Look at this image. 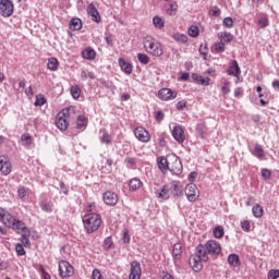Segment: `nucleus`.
Returning a JSON list of instances; mask_svg holds the SVG:
<instances>
[{"label": "nucleus", "instance_id": "1", "mask_svg": "<svg viewBox=\"0 0 279 279\" xmlns=\"http://www.w3.org/2000/svg\"><path fill=\"white\" fill-rule=\"evenodd\" d=\"M0 221L7 227L10 228V230H13L14 232H17V234H21L27 230V226L23 220L17 219L14 217L10 211L0 208Z\"/></svg>", "mask_w": 279, "mask_h": 279}, {"label": "nucleus", "instance_id": "2", "mask_svg": "<svg viewBox=\"0 0 279 279\" xmlns=\"http://www.w3.org/2000/svg\"><path fill=\"white\" fill-rule=\"evenodd\" d=\"M198 254H203V263L210 260L209 256H219L221 254V243L216 240H208L205 244H199L196 247Z\"/></svg>", "mask_w": 279, "mask_h": 279}, {"label": "nucleus", "instance_id": "3", "mask_svg": "<svg viewBox=\"0 0 279 279\" xmlns=\"http://www.w3.org/2000/svg\"><path fill=\"white\" fill-rule=\"evenodd\" d=\"M83 226L87 234H93L101 228V216L97 213H90L83 216Z\"/></svg>", "mask_w": 279, "mask_h": 279}, {"label": "nucleus", "instance_id": "4", "mask_svg": "<svg viewBox=\"0 0 279 279\" xmlns=\"http://www.w3.org/2000/svg\"><path fill=\"white\" fill-rule=\"evenodd\" d=\"M144 49L147 53H149V56H153L154 58H160V56L165 53L162 44L151 36H146L144 38Z\"/></svg>", "mask_w": 279, "mask_h": 279}, {"label": "nucleus", "instance_id": "5", "mask_svg": "<svg viewBox=\"0 0 279 279\" xmlns=\"http://www.w3.org/2000/svg\"><path fill=\"white\" fill-rule=\"evenodd\" d=\"M71 111L73 112V107L64 108L56 117V125L61 132H64L69 128L68 119L71 117Z\"/></svg>", "mask_w": 279, "mask_h": 279}, {"label": "nucleus", "instance_id": "6", "mask_svg": "<svg viewBox=\"0 0 279 279\" xmlns=\"http://www.w3.org/2000/svg\"><path fill=\"white\" fill-rule=\"evenodd\" d=\"M202 262H204V255L199 253V251H196L195 254H192L190 256L189 263L193 271H202V269L204 268Z\"/></svg>", "mask_w": 279, "mask_h": 279}, {"label": "nucleus", "instance_id": "7", "mask_svg": "<svg viewBox=\"0 0 279 279\" xmlns=\"http://www.w3.org/2000/svg\"><path fill=\"white\" fill-rule=\"evenodd\" d=\"M0 14L4 19H10L14 14V3L12 0H1L0 1Z\"/></svg>", "mask_w": 279, "mask_h": 279}, {"label": "nucleus", "instance_id": "8", "mask_svg": "<svg viewBox=\"0 0 279 279\" xmlns=\"http://www.w3.org/2000/svg\"><path fill=\"white\" fill-rule=\"evenodd\" d=\"M168 171H171V173H174V175H180V173H182V161L178 156H169Z\"/></svg>", "mask_w": 279, "mask_h": 279}, {"label": "nucleus", "instance_id": "9", "mask_svg": "<svg viewBox=\"0 0 279 279\" xmlns=\"http://www.w3.org/2000/svg\"><path fill=\"white\" fill-rule=\"evenodd\" d=\"M75 269L66 260L59 262V275L61 278H71Z\"/></svg>", "mask_w": 279, "mask_h": 279}, {"label": "nucleus", "instance_id": "10", "mask_svg": "<svg viewBox=\"0 0 279 279\" xmlns=\"http://www.w3.org/2000/svg\"><path fill=\"white\" fill-rule=\"evenodd\" d=\"M184 193L189 202H197L199 199V189L194 183H190L185 186Z\"/></svg>", "mask_w": 279, "mask_h": 279}, {"label": "nucleus", "instance_id": "11", "mask_svg": "<svg viewBox=\"0 0 279 279\" xmlns=\"http://www.w3.org/2000/svg\"><path fill=\"white\" fill-rule=\"evenodd\" d=\"M134 136L140 143H149V141H151V134H149V131L143 126L135 128Z\"/></svg>", "mask_w": 279, "mask_h": 279}, {"label": "nucleus", "instance_id": "12", "mask_svg": "<svg viewBox=\"0 0 279 279\" xmlns=\"http://www.w3.org/2000/svg\"><path fill=\"white\" fill-rule=\"evenodd\" d=\"M172 136L174 141H177V143H179L180 145H182V143L186 141V134L184 133V128H182V125L180 124H177L172 129Z\"/></svg>", "mask_w": 279, "mask_h": 279}, {"label": "nucleus", "instance_id": "13", "mask_svg": "<svg viewBox=\"0 0 279 279\" xmlns=\"http://www.w3.org/2000/svg\"><path fill=\"white\" fill-rule=\"evenodd\" d=\"M102 199L107 206H117L119 203V195L112 191H107L102 194Z\"/></svg>", "mask_w": 279, "mask_h": 279}, {"label": "nucleus", "instance_id": "14", "mask_svg": "<svg viewBox=\"0 0 279 279\" xmlns=\"http://www.w3.org/2000/svg\"><path fill=\"white\" fill-rule=\"evenodd\" d=\"M178 97V93L173 92L171 88H161L158 92V98L161 101H171V99H175Z\"/></svg>", "mask_w": 279, "mask_h": 279}, {"label": "nucleus", "instance_id": "15", "mask_svg": "<svg viewBox=\"0 0 279 279\" xmlns=\"http://www.w3.org/2000/svg\"><path fill=\"white\" fill-rule=\"evenodd\" d=\"M0 171L3 175H10L12 173V163L5 156H0Z\"/></svg>", "mask_w": 279, "mask_h": 279}, {"label": "nucleus", "instance_id": "16", "mask_svg": "<svg viewBox=\"0 0 279 279\" xmlns=\"http://www.w3.org/2000/svg\"><path fill=\"white\" fill-rule=\"evenodd\" d=\"M129 279H141V263L137 260L131 263Z\"/></svg>", "mask_w": 279, "mask_h": 279}, {"label": "nucleus", "instance_id": "17", "mask_svg": "<svg viewBox=\"0 0 279 279\" xmlns=\"http://www.w3.org/2000/svg\"><path fill=\"white\" fill-rule=\"evenodd\" d=\"M87 14L88 16H92V20L95 21V23L101 22V16L99 15V11L97 10V8H95V4H88Z\"/></svg>", "mask_w": 279, "mask_h": 279}, {"label": "nucleus", "instance_id": "18", "mask_svg": "<svg viewBox=\"0 0 279 279\" xmlns=\"http://www.w3.org/2000/svg\"><path fill=\"white\" fill-rule=\"evenodd\" d=\"M119 66H120L121 71H123V73H125L126 75H132V71L134 69L132 63L125 61V59H123V58H120Z\"/></svg>", "mask_w": 279, "mask_h": 279}, {"label": "nucleus", "instance_id": "19", "mask_svg": "<svg viewBox=\"0 0 279 279\" xmlns=\"http://www.w3.org/2000/svg\"><path fill=\"white\" fill-rule=\"evenodd\" d=\"M228 75H233L234 77H239V75H241V68L239 66V62L236 60L232 61L231 65L229 66Z\"/></svg>", "mask_w": 279, "mask_h": 279}, {"label": "nucleus", "instance_id": "20", "mask_svg": "<svg viewBox=\"0 0 279 279\" xmlns=\"http://www.w3.org/2000/svg\"><path fill=\"white\" fill-rule=\"evenodd\" d=\"M82 58H84V60H95V58H97V52L90 47L85 48L82 51Z\"/></svg>", "mask_w": 279, "mask_h": 279}, {"label": "nucleus", "instance_id": "21", "mask_svg": "<svg viewBox=\"0 0 279 279\" xmlns=\"http://www.w3.org/2000/svg\"><path fill=\"white\" fill-rule=\"evenodd\" d=\"M192 80H194V82H196V84H201V86H208L210 84V77H208V76L204 77L198 74H193Z\"/></svg>", "mask_w": 279, "mask_h": 279}, {"label": "nucleus", "instance_id": "22", "mask_svg": "<svg viewBox=\"0 0 279 279\" xmlns=\"http://www.w3.org/2000/svg\"><path fill=\"white\" fill-rule=\"evenodd\" d=\"M143 187V181H141V179L138 178H134L130 180L129 183V190L134 192V191H138V189Z\"/></svg>", "mask_w": 279, "mask_h": 279}, {"label": "nucleus", "instance_id": "23", "mask_svg": "<svg viewBox=\"0 0 279 279\" xmlns=\"http://www.w3.org/2000/svg\"><path fill=\"white\" fill-rule=\"evenodd\" d=\"M228 263L230 267H241V259L239 258V255L236 254H230L228 256Z\"/></svg>", "mask_w": 279, "mask_h": 279}, {"label": "nucleus", "instance_id": "24", "mask_svg": "<svg viewBox=\"0 0 279 279\" xmlns=\"http://www.w3.org/2000/svg\"><path fill=\"white\" fill-rule=\"evenodd\" d=\"M257 25L260 27V29L269 27V16H267V14H262L257 20Z\"/></svg>", "mask_w": 279, "mask_h": 279}, {"label": "nucleus", "instance_id": "25", "mask_svg": "<svg viewBox=\"0 0 279 279\" xmlns=\"http://www.w3.org/2000/svg\"><path fill=\"white\" fill-rule=\"evenodd\" d=\"M158 167H159L160 171H169V156L160 157L158 159Z\"/></svg>", "mask_w": 279, "mask_h": 279}, {"label": "nucleus", "instance_id": "26", "mask_svg": "<svg viewBox=\"0 0 279 279\" xmlns=\"http://www.w3.org/2000/svg\"><path fill=\"white\" fill-rule=\"evenodd\" d=\"M178 2L177 1H172L169 4V8L166 10V14H168V16H175L178 14Z\"/></svg>", "mask_w": 279, "mask_h": 279}, {"label": "nucleus", "instance_id": "27", "mask_svg": "<svg viewBox=\"0 0 279 279\" xmlns=\"http://www.w3.org/2000/svg\"><path fill=\"white\" fill-rule=\"evenodd\" d=\"M172 38L175 43H180L181 45H186V43H189V36L182 33H175Z\"/></svg>", "mask_w": 279, "mask_h": 279}, {"label": "nucleus", "instance_id": "28", "mask_svg": "<svg viewBox=\"0 0 279 279\" xmlns=\"http://www.w3.org/2000/svg\"><path fill=\"white\" fill-rule=\"evenodd\" d=\"M156 197L158 199H169V186L163 185L160 192H156Z\"/></svg>", "mask_w": 279, "mask_h": 279}, {"label": "nucleus", "instance_id": "29", "mask_svg": "<svg viewBox=\"0 0 279 279\" xmlns=\"http://www.w3.org/2000/svg\"><path fill=\"white\" fill-rule=\"evenodd\" d=\"M253 156L263 160V158H265V149H263V146L256 144L253 150Z\"/></svg>", "mask_w": 279, "mask_h": 279}, {"label": "nucleus", "instance_id": "30", "mask_svg": "<svg viewBox=\"0 0 279 279\" xmlns=\"http://www.w3.org/2000/svg\"><path fill=\"white\" fill-rule=\"evenodd\" d=\"M218 38H219L220 43L226 44V43H232V40L234 39V36H232L228 32H223L218 35Z\"/></svg>", "mask_w": 279, "mask_h": 279}, {"label": "nucleus", "instance_id": "31", "mask_svg": "<svg viewBox=\"0 0 279 279\" xmlns=\"http://www.w3.org/2000/svg\"><path fill=\"white\" fill-rule=\"evenodd\" d=\"M70 29L72 32H77L78 29H82V20L75 17L70 21Z\"/></svg>", "mask_w": 279, "mask_h": 279}, {"label": "nucleus", "instance_id": "32", "mask_svg": "<svg viewBox=\"0 0 279 279\" xmlns=\"http://www.w3.org/2000/svg\"><path fill=\"white\" fill-rule=\"evenodd\" d=\"M252 213H253V216L256 217V219H260V217L265 215V210L263 209V206H260L259 204H256L255 206H253Z\"/></svg>", "mask_w": 279, "mask_h": 279}, {"label": "nucleus", "instance_id": "33", "mask_svg": "<svg viewBox=\"0 0 279 279\" xmlns=\"http://www.w3.org/2000/svg\"><path fill=\"white\" fill-rule=\"evenodd\" d=\"M213 234L215 239H223V235L226 234V230L222 226H216L213 230Z\"/></svg>", "mask_w": 279, "mask_h": 279}, {"label": "nucleus", "instance_id": "34", "mask_svg": "<svg viewBox=\"0 0 279 279\" xmlns=\"http://www.w3.org/2000/svg\"><path fill=\"white\" fill-rule=\"evenodd\" d=\"M86 125H88V119H86L84 116H78L76 120V128L78 130H85Z\"/></svg>", "mask_w": 279, "mask_h": 279}, {"label": "nucleus", "instance_id": "35", "mask_svg": "<svg viewBox=\"0 0 279 279\" xmlns=\"http://www.w3.org/2000/svg\"><path fill=\"white\" fill-rule=\"evenodd\" d=\"M153 25L156 29H162L165 27V20L159 15L153 17Z\"/></svg>", "mask_w": 279, "mask_h": 279}, {"label": "nucleus", "instance_id": "36", "mask_svg": "<svg viewBox=\"0 0 279 279\" xmlns=\"http://www.w3.org/2000/svg\"><path fill=\"white\" fill-rule=\"evenodd\" d=\"M70 93L73 99H80L82 95V89L80 88V85H72L70 88Z\"/></svg>", "mask_w": 279, "mask_h": 279}, {"label": "nucleus", "instance_id": "37", "mask_svg": "<svg viewBox=\"0 0 279 279\" xmlns=\"http://www.w3.org/2000/svg\"><path fill=\"white\" fill-rule=\"evenodd\" d=\"M173 258H180L182 256V243H175L172 248Z\"/></svg>", "mask_w": 279, "mask_h": 279}, {"label": "nucleus", "instance_id": "38", "mask_svg": "<svg viewBox=\"0 0 279 279\" xmlns=\"http://www.w3.org/2000/svg\"><path fill=\"white\" fill-rule=\"evenodd\" d=\"M41 210H44V213H52L53 211V205L47 201H41L39 203Z\"/></svg>", "mask_w": 279, "mask_h": 279}, {"label": "nucleus", "instance_id": "39", "mask_svg": "<svg viewBox=\"0 0 279 279\" xmlns=\"http://www.w3.org/2000/svg\"><path fill=\"white\" fill-rule=\"evenodd\" d=\"M47 66L49 71H56L60 66V62L56 58H50L48 60Z\"/></svg>", "mask_w": 279, "mask_h": 279}, {"label": "nucleus", "instance_id": "40", "mask_svg": "<svg viewBox=\"0 0 279 279\" xmlns=\"http://www.w3.org/2000/svg\"><path fill=\"white\" fill-rule=\"evenodd\" d=\"M21 141H22V145H24V147H29V145H32V135H29V133H24L21 136Z\"/></svg>", "mask_w": 279, "mask_h": 279}, {"label": "nucleus", "instance_id": "41", "mask_svg": "<svg viewBox=\"0 0 279 279\" xmlns=\"http://www.w3.org/2000/svg\"><path fill=\"white\" fill-rule=\"evenodd\" d=\"M102 247L104 250H114V242L111 236L105 239Z\"/></svg>", "mask_w": 279, "mask_h": 279}, {"label": "nucleus", "instance_id": "42", "mask_svg": "<svg viewBox=\"0 0 279 279\" xmlns=\"http://www.w3.org/2000/svg\"><path fill=\"white\" fill-rule=\"evenodd\" d=\"M187 34L191 36V38H197V36H199V27L195 25L190 26Z\"/></svg>", "mask_w": 279, "mask_h": 279}, {"label": "nucleus", "instance_id": "43", "mask_svg": "<svg viewBox=\"0 0 279 279\" xmlns=\"http://www.w3.org/2000/svg\"><path fill=\"white\" fill-rule=\"evenodd\" d=\"M173 193L177 197L182 196V194L184 193V189L182 187L181 184L179 183H174L173 184Z\"/></svg>", "mask_w": 279, "mask_h": 279}, {"label": "nucleus", "instance_id": "44", "mask_svg": "<svg viewBox=\"0 0 279 279\" xmlns=\"http://www.w3.org/2000/svg\"><path fill=\"white\" fill-rule=\"evenodd\" d=\"M222 25L228 29H232V27H234V20H232V17H225L222 21Z\"/></svg>", "mask_w": 279, "mask_h": 279}, {"label": "nucleus", "instance_id": "45", "mask_svg": "<svg viewBox=\"0 0 279 279\" xmlns=\"http://www.w3.org/2000/svg\"><path fill=\"white\" fill-rule=\"evenodd\" d=\"M240 226H241L243 232H250V230L252 228V222L250 220H242L240 222Z\"/></svg>", "mask_w": 279, "mask_h": 279}, {"label": "nucleus", "instance_id": "46", "mask_svg": "<svg viewBox=\"0 0 279 279\" xmlns=\"http://www.w3.org/2000/svg\"><path fill=\"white\" fill-rule=\"evenodd\" d=\"M137 60L138 62H141V64H149V56L145 54V53H138L137 54Z\"/></svg>", "mask_w": 279, "mask_h": 279}, {"label": "nucleus", "instance_id": "47", "mask_svg": "<svg viewBox=\"0 0 279 279\" xmlns=\"http://www.w3.org/2000/svg\"><path fill=\"white\" fill-rule=\"evenodd\" d=\"M101 143H105V145H111L112 136L108 132H105L101 137Z\"/></svg>", "mask_w": 279, "mask_h": 279}, {"label": "nucleus", "instance_id": "48", "mask_svg": "<svg viewBox=\"0 0 279 279\" xmlns=\"http://www.w3.org/2000/svg\"><path fill=\"white\" fill-rule=\"evenodd\" d=\"M26 196H27V189H25V186H20L17 189V197H20V199H25Z\"/></svg>", "mask_w": 279, "mask_h": 279}, {"label": "nucleus", "instance_id": "49", "mask_svg": "<svg viewBox=\"0 0 279 279\" xmlns=\"http://www.w3.org/2000/svg\"><path fill=\"white\" fill-rule=\"evenodd\" d=\"M210 16H221V10L218 7H211L209 9Z\"/></svg>", "mask_w": 279, "mask_h": 279}, {"label": "nucleus", "instance_id": "50", "mask_svg": "<svg viewBox=\"0 0 279 279\" xmlns=\"http://www.w3.org/2000/svg\"><path fill=\"white\" fill-rule=\"evenodd\" d=\"M39 271L41 274V279H51V275L47 272V270L45 269V266L39 265Z\"/></svg>", "mask_w": 279, "mask_h": 279}, {"label": "nucleus", "instance_id": "51", "mask_svg": "<svg viewBox=\"0 0 279 279\" xmlns=\"http://www.w3.org/2000/svg\"><path fill=\"white\" fill-rule=\"evenodd\" d=\"M265 3H269V0H252L253 8H260V5H265Z\"/></svg>", "mask_w": 279, "mask_h": 279}, {"label": "nucleus", "instance_id": "52", "mask_svg": "<svg viewBox=\"0 0 279 279\" xmlns=\"http://www.w3.org/2000/svg\"><path fill=\"white\" fill-rule=\"evenodd\" d=\"M46 104L47 99H45L43 95L36 97L35 106H45Z\"/></svg>", "mask_w": 279, "mask_h": 279}, {"label": "nucleus", "instance_id": "53", "mask_svg": "<svg viewBox=\"0 0 279 279\" xmlns=\"http://www.w3.org/2000/svg\"><path fill=\"white\" fill-rule=\"evenodd\" d=\"M215 49L218 53H223V51H226V44H223V41L215 44Z\"/></svg>", "mask_w": 279, "mask_h": 279}, {"label": "nucleus", "instance_id": "54", "mask_svg": "<svg viewBox=\"0 0 279 279\" xmlns=\"http://www.w3.org/2000/svg\"><path fill=\"white\" fill-rule=\"evenodd\" d=\"M15 252L17 256H25V247H23V244H16Z\"/></svg>", "mask_w": 279, "mask_h": 279}, {"label": "nucleus", "instance_id": "55", "mask_svg": "<svg viewBox=\"0 0 279 279\" xmlns=\"http://www.w3.org/2000/svg\"><path fill=\"white\" fill-rule=\"evenodd\" d=\"M87 213H95L97 210V205L95 203H87L85 206Z\"/></svg>", "mask_w": 279, "mask_h": 279}, {"label": "nucleus", "instance_id": "56", "mask_svg": "<svg viewBox=\"0 0 279 279\" xmlns=\"http://www.w3.org/2000/svg\"><path fill=\"white\" fill-rule=\"evenodd\" d=\"M278 278H279V270L270 269L268 272V279H278Z\"/></svg>", "mask_w": 279, "mask_h": 279}, {"label": "nucleus", "instance_id": "57", "mask_svg": "<svg viewBox=\"0 0 279 279\" xmlns=\"http://www.w3.org/2000/svg\"><path fill=\"white\" fill-rule=\"evenodd\" d=\"M122 241H123V243H130V241H131L130 231L128 229L123 230Z\"/></svg>", "mask_w": 279, "mask_h": 279}, {"label": "nucleus", "instance_id": "58", "mask_svg": "<svg viewBox=\"0 0 279 279\" xmlns=\"http://www.w3.org/2000/svg\"><path fill=\"white\" fill-rule=\"evenodd\" d=\"M222 95H228L230 93V82H226L221 87Z\"/></svg>", "mask_w": 279, "mask_h": 279}, {"label": "nucleus", "instance_id": "59", "mask_svg": "<svg viewBox=\"0 0 279 279\" xmlns=\"http://www.w3.org/2000/svg\"><path fill=\"white\" fill-rule=\"evenodd\" d=\"M92 279H104L99 269H94L92 272Z\"/></svg>", "mask_w": 279, "mask_h": 279}, {"label": "nucleus", "instance_id": "60", "mask_svg": "<svg viewBox=\"0 0 279 279\" xmlns=\"http://www.w3.org/2000/svg\"><path fill=\"white\" fill-rule=\"evenodd\" d=\"M262 177L264 178V180H269V178H271V171L268 169H263Z\"/></svg>", "mask_w": 279, "mask_h": 279}, {"label": "nucleus", "instance_id": "61", "mask_svg": "<svg viewBox=\"0 0 279 279\" xmlns=\"http://www.w3.org/2000/svg\"><path fill=\"white\" fill-rule=\"evenodd\" d=\"M155 119L158 123H161L162 119H165V113H162V111H157L155 114Z\"/></svg>", "mask_w": 279, "mask_h": 279}, {"label": "nucleus", "instance_id": "62", "mask_svg": "<svg viewBox=\"0 0 279 279\" xmlns=\"http://www.w3.org/2000/svg\"><path fill=\"white\" fill-rule=\"evenodd\" d=\"M124 162H126V165H131V167H134V165H136V159L134 157H128Z\"/></svg>", "mask_w": 279, "mask_h": 279}, {"label": "nucleus", "instance_id": "63", "mask_svg": "<svg viewBox=\"0 0 279 279\" xmlns=\"http://www.w3.org/2000/svg\"><path fill=\"white\" fill-rule=\"evenodd\" d=\"M186 108V101L181 100L177 104V110H184Z\"/></svg>", "mask_w": 279, "mask_h": 279}, {"label": "nucleus", "instance_id": "64", "mask_svg": "<svg viewBox=\"0 0 279 279\" xmlns=\"http://www.w3.org/2000/svg\"><path fill=\"white\" fill-rule=\"evenodd\" d=\"M242 95H243V88H241V87L235 88V90H234V97L239 98V97H241Z\"/></svg>", "mask_w": 279, "mask_h": 279}]
</instances>
